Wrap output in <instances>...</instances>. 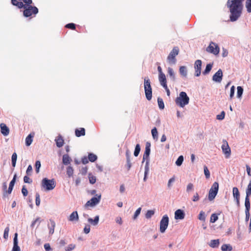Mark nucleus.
Wrapping results in <instances>:
<instances>
[{
    "label": "nucleus",
    "mask_w": 251,
    "mask_h": 251,
    "mask_svg": "<svg viewBox=\"0 0 251 251\" xmlns=\"http://www.w3.org/2000/svg\"><path fill=\"white\" fill-rule=\"evenodd\" d=\"M243 0H228L227 6L230 12V20L231 22L237 21L241 16L243 9Z\"/></svg>",
    "instance_id": "nucleus-1"
},
{
    "label": "nucleus",
    "mask_w": 251,
    "mask_h": 251,
    "mask_svg": "<svg viewBox=\"0 0 251 251\" xmlns=\"http://www.w3.org/2000/svg\"><path fill=\"white\" fill-rule=\"evenodd\" d=\"M176 105L180 107H183L187 105L189 102V98L185 92H181L179 96L175 100Z\"/></svg>",
    "instance_id": "nucleus-2"
},
{
    "label": "nucleus",
    "mask_w": 251,
    "mask_h": 251,
    "mask_svg": "<svg viewBox=\"0 0 251 251\" xmlns=\"http://www.w3.org/2000/svg\"><path fill=\"white\" fill-rule=\"evenodd\" d=\"M41 186L47 191H50L53 189L56 183L54 179H49L47 178H44L42 179Z\"/></svg>",
    "instance_id": "nucleus-3"
},
{
    "label": "nucleus",
    "mask_w": 251,
    "mask_h": 251,
    "mask_svg": "<svg viewBox=\"0 0 251 251\" xmlns=\"http://www.w3.org/2000/svg\"><path fill=\"white\" fill-rule=\"evenodd\" d=\"M144 87L146 97L148 100H150L152 98V89L150 80L148 77L144 78Z\"/></svg>",
    "instance_id": "nucleus-4"
},
{
    "label": "nucleus",
    "mask_w": 251,
    "mask_h": 251,
    "mask_svg": "<svg viewBox=\"0 0 251 251\" xmlns=\"http://www.w3.org/2000/svg\"><path fill=\"white\" fill-rule=\"evenodd\" d=\"M23 8H25L23 15L25 17H30L32 14L35 15L38 12V8L35 6H32L30 4H25Z\"/></svg>",
    "instance_id": "nucleus-5"
},
{
    "label": "nucleus",
    "mask_w": 251,
    "mask_h": 251,
    "mask_svg": "<svg viewBox=\"0 0 251 251\" xmlns=\"http://www.w3.org/2000/svg\"><path fill=\"white\" fill-rule=\"evenodd\" d=\"M178 52L179 49L178 47H175L173 49L167 57V61L169 63L171 64H176V57L178 55Z\"/></svg>",
    "instance_id": "nucleus-6"
},
{
    "label": "nucleus",
    "mask_w": 251,
    "mask_h": 251,
    "mask_svg": "<svg viewBox=\"0 0 251 251\" xmlns=\"http://www.w3.org/2000/svg\"><path fill=\"white\" fill-rule=\"evenodd\" d=\"M169 219L167 215H164L159 224V231L161 233H163L165 232L169 225Z\"/></svg>",
    "instance_id": "nucleus-7"
},
{
    "label": "nucleus",
    "mask_w": 251,
    "mask_h": 251,
    "mask_svg": "<svg viewBox=\"0 0 251 251\" xmlns=\"http://www.w3.org/2000/svg\"><path fill=\"white\" fill-rule=\"evenodd\" d=\"M145 161H146V164L145 166L144 177L143 178L144 181L147 180L148 175L150 172V155L144 153L142 163Z\"/></svg>",
    "instance_id": "nucleus-8"
},
{
    "label": "nucleus",
    "mask_w": 251,
    "mask_h": 251,
    "mask_svg": "<svg viewBox=\"0 0 251 251\" xmlns=\"http://www.w3.org/2000/svg\"><path fill=\"white\" fill-rule=\"evenodd\" d=\"M219 190V184L215 182L210 189L208 194V199L209 201L213 200L216 196Z\"/></svg>",
    "instance_id": "nucleus-9"
},
{
    "label": "nucleus",
    "mask_w": 251,
    "mask_h": 251,
    "mask_svg": "<svg viewBox=\"0 0 251 251\" xmlns=\"http://www.w3.org/2000/svg\"><path fill=\"white\" fill-rule=\"evenodd\" d=\"M206 51L214 55H217L219 53L220 48L217 44L211 42L206 48Z\"/></svg>",
    "instance_id": "nucleus-10"
},
{
    "label": "nucleus",
    "mask_w": 251,
    "mask_h": 251,
    "mask_svg": "<svg viewBox=\"0 0 251 251\" xmlns=\"http://www.w3.org/2000/svg\"><path fill=\"white\" fill-rule=\"evenodd\" d=\"M97 197H93L91 199H90L89 201H88L85 204V206H91L94 207L96 206L97 204H98L101 199V195H96Z\"/></svg>",
    "instance_id": "nucleus-11"
},
{
    "label": "nucleus",
    "mask_w": 251,
    "mask_h": 251,
    "mask_svg": "<svg viewBox=\"0 0 251 251\" xmlns=\"http://www.w3.org/2000/svg\"><path fill=\"white\" fill-rule=\"evenodd\" d=\"M22 1L27 5L31 4L32 3V0H11L12 4L17 6L19 8L24 7V4Z\"/></svg>",
    "instance_id": "nucleus-12"
},
{
    "label": "nucleus",
    "mask_w": 251,
    "mask_h": 251,
    "mask_svg": "<svg viewBox=\"0 0 251 251\" xmlns=\"http://www.w3.org/2000/svg\"><path fill=\"white\" fill-rule=\"evenodd\" d=\"M202 62L201 60H197L194 63L195 75L199 76L201 74Z\"/></svg>",
    "instance_id": "nucleus-13"
},
{
    "label": "nucleus",
    "mask_w": 251,
    "mask_h": 251,
    "mask_svg": "<svg viewBox=\"0 0 251 251\" xmlns=\"http://www.w3.org/2000/svg\"><path fill=\"white\" fill-rule=\"evenodd\" d=\"M224 144L222 146V149L223 153L226 155V158H228L231 153L230 149L228 145V143L225 140L223 141Z\"/></svg>",
    "instance_id": "nucleus-14"
},
{
    "label": "nucleus",
    "mask_w": 251,
    "mask_h": 251,
    "mask_svg": "<svg viewBox=\"0 0 251 251\" xmlns=\"http://www.w3.org/2000/svg\"><path fill=\"white\" fill-rule=\"evenodd\" d=\"M223 78V72L221 69H219L212 77V80L216 82L220 83L222 81Z\"/></svg>",
    "instance_id": "nucleus-15"
},
{
    "label": "nucleus",
    "mask_w": 251,
    "mask_h": 251,
    "mask_svg": "<svg viewBox=\"0 0 251 251\" xmlns=\"http://www.w3.org/2000/svg\"><path fill=\"white\" fill-rule=\"evenodd\" d=\"M233 197L236 201L237 206H240V193L238 189L235 187L232 189Z\"/></svg>",
    "instance_id": "nucleus-16"
},
{
    "label": "nucleus",
    "mask_w": 251,
    "mask_h": 251,
    "mask_svg": "<svg viewBox=\"0 0 251 251\" xmlns=\"http://www.w3.org/2000/svg\"><path fill=\"white\" fill-rule=\"evenodd\" d=\"M185 217V213L181 209H177L175 212V219L176 220H183Z\"/></svg>",
    "instance_id": "nucleus-17"
},
{
    "label": "nucleus",
    "mask_w": 251,
    "mask_h": 251,
    "mask_svg": "<svg viewBox=\"0 0 251 251\" xmlns=\"http://www.w3.org/2000/svg\"><path fill=\"white\" fill-rule=\"evenodd\" d=\"M12 251H21L20 248L18 246V234L16 233L13 239V247Z\"/></svg>",
    "instance_id": "nucleus-18"
},
{
    "label": "nucleus",
    "mask_w": 251,
    "mask_h": 251,
    "mask_svg": "<svg viewBox=\"0 0 251 251\" xmlns=\"http://www.w3.org/2000/svg\"><path fill=\"white\" fill-rule=\"evenodd\" d=\"M158 80L160 82V85L162 87L165 86L166 87L167 85V80L165 75L161 74L160 75H158Z\"/></svg>",
    "instance_id": "nucleus-19"
},
{
    "label": "nucleus",
    "mask_w": 251,
    "mask_h": 251,
    "mask_svg": "<svg viewBox=\"0 0 251 251\" xmlns=\"http://www.w3.org/2000/svg\"><path fill=\"white\" fill-rule=\"evenodd\" d=\"M0 127L1 133L4 136H7L9 133V128L3 123L0 125Z\"/></svg>",
    "instance_id": "nucleus-20"
},
{
    "label": "nucleus",
    "mask_w": 251,
    "mask_h": 251,
    "mask_svg": "<svg viewBox=\"0 0 251 251\" xmlns=\"http://www.w3.org/2000/svg\"><path fill=\"white\" fill-rule=\"evenodd\" d=\"M179 72L181 76L183 78H186L187 76L188 71L187 67L184 66H180L179 68Z\"/></svg>",
    "instance_id": "nucleus-21"
},
{
    "label": "nucleus",
    "mask_w": 251,
    "mask_h": 251,
    "mask_svg": "<svg viewBox=\"0 0 251 251\" xmlns=\"http://www.w3.org/2000/svg\"><path fill=\"white\" fill-rule=\"evenodd\" d=\"M68 220L70 222L78 221V215L77 211L73 212L68 217Z\"/></svg>",
    "instance_id": "nucleus-22"
},
{
    "label": "nucleus",
    "mask_w": 251,
    "mask_h": 251,
    "mask_svg": "<svg viewBox=\"0 0 251 251\" xmlns=\"http://www.w3.org/2000/svg\"><path fill=\"white\" fill-rule=\"evenodd\" d=\"M71 161H72V159L69 156L68 154H64L63 155V157H62V162H63L64 165H68L69 164H70Z\"/></svg>",
    "instance_id": "nucleus-23"
},
{
    "label": "nucleus",
    "mask_w": 251,
    "mask_h": 251,
    "mask_svg": "<svg viewBox=\"0 0 251 251\" xmlns=\"http://www.w3.org/2000/svg\"><path fill=\"white\" fill-rule=\"evenodd\" d=\"M167 71L168 75L171 79L172 81H175L176 80V75L174 70L171 67H168Z\"/></svg>",
    "instance_id": "nucleus-24"
},
{
    "label": "nucleus",
    "mask_w": 251,
    "mask_h": 251,
    "mask_svg": "<svg viewBox=\"0 0 251 251\" xmlns=\"http://www.w3.org/2000/svg\"><path fill=\"white\" fill-rule=\"evenodd\" d=\"M88 221L89 223L92 224L93 226H97L99 222V216L97 215L95 216L94 219L91 218L88 219Z\"/></svg>",
    "instance_id": "nucleus-25"
},
{
    "label": "nucleus",
    "mask_w": 251,
    "mask_h": 251,
    "mask_svg": "<svg viewBox=\"0 0 251 251\" xmlns=\"http://www.w3.org/2000/svg\"><path fill=\"white\" fill-rule=\"evenodd\" d=\"M220 244L219 240H212L208 244L209 246L213 248H218Z\"/></svg>",
    "instance_id": "nucleus-26"
},
{
    "label": "nucleus",
    "mask_w": 251,
    "mask_h": 251,
    "mask_svg": "<svg viewBox=\"0 0 251 251\" xmlns=\"http://www.w3.org/2000/svg\"><path fill=\"white\" fill-rule=\"evenodd\" d=\"M85 133V129L84 128H80L79 129H76L75 131V134L77 137L84 136Z\"/></svg>",
    "instance_id": "nucleus-27"
},
{
    "label": "nucleus",
    "mask_w": 251,
    "mask_h": 251,
    "mask_svg": "<svg viewBox=\"0 0 251 251\" xmlns=\"http://www.w3.org/2000/svg\"><path fill=\"white\" fill-rule=\"evenodd\" d=\"M55 226V222L52 220H50V225L49 226V228L50 229V234H52L54 233V228Z\"/></svg>",
    "instance_id": "nucleus-28"
},
{
    "label": "nucleus",
    "mask_w": 251,
    "mask_h": 251,
    "mask_svg": "<svg viewBox=\"0 0 251 251\" xmlns=\"http://www.w3.org/2000/svg\"><path fill=\"white\" fill-rule=\"evenodd\" d=\"M250 196H246L245 198V211H250Z\"/></svg>",
    "instance_id": "nucleus-29"
},
{
    "label": "nucleus",
    "mask_w": 251,
    "mask_h": 251,
    "mask_svg": "<svg viewBox=\"0 0 251 251\" xmlns=\"http://www.w3.org/2000/svg\"><path fill=\"white\" fill-rule=\"evenodd\" d=\"M33 135L29 134L25 138V144L27 146H30L33 141Z\"/></svg>",
    "instance_id": "nucleus-30"
},
{
    "label": "nucleus",
    "mask_w": 251,
    "mask_h": 251,
    "mask_svg": "<svg viewBox=\"0 0 251 251\" xmlns=\"http://www.w3.org/2000/svg\"><path fill=\"white\" fill-rule=\"evenodd\" d=\"M222 251H231L232 247L230 244H224L221 247Z\"/></svg>",
    "instance_id": "nucleus-31"
},
{
    "label": "nucleus",
    "mask_w": 251,
    "mask_h": 251,
    "mask_svg": "<svg viewBox=\"0 0 251 251\" xmlns=\"http://www.w3.org/2000/svg\"><path fill=\"white\" fill-rule=\"evenodd\" d=\"M56 146L58 148H60L63 146L64 144V140L63 138L61 137H58L57 139L55 140Z\"/></svg>",
    "instance_id": "nucleus-32"
},
{
    "label": "nucleus",
    "mask_w": 251,
    "mask_h": 251,
    "mask_svg": "<svg viewBox=\"0 0 251 251\" xmlns=\"http://www.w3.org/2000/svg\"><path fill=\"white\" fill-rule=\"evenodd\" d=\"M67 175L69 177L73 176L74 174V169L71 166H68L66 169Z\"/></svg>",
    "instance_id": "nucleus-33"
},
{
    "label": "nucleus",
    "mask_w": 251,
    "mask_h": 251,
    "mask_svg": "<svg viewBox=\"0 0 251 251\" xmlns=\"http://www.w3.org/2000/svg\"><path fill=\"white\" fill-rule=\"evenodd\" d=\"M151 143L149 142H147L146 143L145 150L144 153L150 155L151 152Z\"/></svg>",
    "instance_id": "nucleus-34"
},
{
    "label": "nucleus",
    "mask_w": 251,
    "mask_h": 251,
    "mask_svg": "<svg viewBox=\"0 0 251 251\" xmlns=\"http://www.w3.org/2000/svg\"><path fill=\"white\" fill-rule=\"evenodd\" d=\"M151 134L153 139L157 140L158 139V132L156 127H154L151 129Z\"/></svg>",
    "instance_id": "nucleus-35"
},
{
    "label": "nucleus",
    "mask_w": 251,
    "mask_h": 251,
    "mask_svg": "<svg viewBox=\"0 0 251 251\" xmlns=\"http://www.w3.org/2000/svg\"><path fill=\"white\" fill-rule=\"evenodd\" d=\"M17 158V153L16 152H14L12 154V157H11L12 165L13 167H15L16 166Z\"/></svg>",
    "instance_id": "nucleus-36"
},
{
    "label": "nucleus",
    "mask_w": 251,
    "mask_h": 251,
    "mask_svg": "<svg viewBox=\"0 0 251 251\" xmlns=\"http://www.w3.org/2000/svg\"><path fill=\"white\" fill-rule=\"evenodd\" d=\"M212 68V64H207L206 68L203 72V74L204 75H206V74H208L210 72V71L211 70Z\"/></svg>",
    "instance_id": "nucleus-37"
},
{
    "label": "nucleus",
    "mask_w": 251,
    "mask_h": 251,
    "mask_svg": "<svg viewBox=\"0 0 251 251\" xmlns=\"http://www.w3.org/2000/svg\"><path fill=\"white\" fill-rule=\"evenodd\" d=\"M97 159V156L96 155H95L93 153H90L89 154L88 160L90 161L93 162H95Z\"/></svg>",
    "instance_id": "nucleus-38"
},
{
    "label": "nucleus",
    "mask_w": 251,
    "mask_h": 251,
    "mask_svg": "<svg viewBox=\"0 0 251 251\" xmlns=\"http://www.w3.org/2000/svg\"><path fill=\"white\" fill-rule=\"evenodd\" d=\"M218 219V214L216 213L212 214L210 217V222L212 223H215Z\"/></svg>",
    "instance_id": "nucleus-39"
},
{
    "label": "nucleus",
    "mask_w": 251,
    "mask_h": 251,
    "mask_svg": "<svg viewBox=\"0 0 251 251\" xmlns=\"http://www.w3.org/2000/svg\"><path fill=\"white\" fill-rule=\"evenodd\" d=\"M184 158L182 155L179 156L176 161V164L177 166H180L182 165Z\"/></svg>",
    "instance_id": "nucleus-40"
},
{
    "label": "nucleus",
    "mask_w": 251,
    "mask_h": 251,
    "mask_svg": "<svg viewBox=\"0 0 251 251\" xmlns=\"http://www.w3.org/2000/svg\"><path fill=\"white\" fill-rule=\"evenodd\" d=\"M246 194L247 196H250L251 195V179L250 180L246 189Z\"/></svg>",
    "instance_id": "nucleus-41"
},
{
    "label": "nucleus",
    "mask_w": 251,
    "mask_h": 251,
    "mask_svg": "<svg viewBox=\"0 0 251 251\" xmlns=\"http://www.w3.org/2000/svg\"><path fill=\"white\" fill-rule=\"evenodd\" d=\"M157 102L159 108L160 109H163L164 108V104L163 100L161 98H158L157 99Z\"/></svg>",
    "instance_id": "nucleus-42"
},
{
    "label": "nucleus",
    "mask_w": 251,
    "mask_h": 251,
    "mask_svg": "<svg viewBox=\"0 0 251 251\" xmlns=\"http://www.w3.org/2000/svg\"><path fill=\"white\" fill-rule=\"evenodd\" d=\"M237 97L238 98H240L242 97V95L243 93V89L241 86H238L237 88Z\"/></svg>",
    "instance_id": "nucleus-43"
},
{
    "label": "nucleus",
    "mask_w": 251,
    "mask_h": 251,
    "mask_svg": "<svg viewBox=\"0 0 251 251\" xmlns=\"http://www.w3.org/2000/svg\"><path fill=\"white\" fill-rule=\"evenodd\" d=\"M154 214V211L152 210H148L145 217L147 219L151 218Z\"/></svg>",
    "instance_id": "nucleus-44"
},
{
    "label": "nucleus",
    "mask_w": 251,
    "mask_h": 251,
    "mask_svg": "<svg viewBox=\"0 0 251 251\" xmlns=\"http://www.w3.org/2000/svg\"><path fill=\"white\" fill-rule=\"evenodd\" d=\"M140 150H141V148H140V145L137 144L135 146V150H134V155L135 156H137L139 155L140 151Z\"/></svg>",
    "instance_id": "nucleus-45"
},
{
    "label": "nucleus",
    "mask_w": 251,
    "mask_h": 251,
    "mask_svg": "<svg viewBox=\"0 0 251 251\" xmlns=\"http://www.w3.org/2000/svg\"><path fill=\"white\" fill-rule=\"evenodd\" d=\"M198 219L201 220V221H204L205 220V213L204 212H203V211H201L199 214V216H198Z\"/></svg>",
    "instance_id": "nucleus-46"
},
{
    "label": "nucleus",
    "mask_w": 251,
    "mask_h": 251,
    "mask_svg": "<svg viewBox=\"0 0 251 251\" xmlns=\"http://www.w3.org/2000/svg\"><path fill=\"white\" fill-rule=\"evenodd\" d=\"M246 7L247 11L249 13L251 12V0H247L246 2Z\"/></svg>",
    "instance_id": "nucleus-47"
},
{
    "label": "nucleus",
    "mask_w": 251,
    "mask_h": 251,
    "mask_svg": "<svg viewBox=\"0 0 251 251\" xmlns=\"http://www.w3.org/2000/svg\"><path fill=\"white\" fill-rule=\"evenodd\" d=\"M193 190H194V185L191 183H188L186 187V192L187 193H189Z\"/></svg>",
    "instance_id": "nucleus-48"
},
{
    "label": "nucleus",
    "mask_w": 251,
    "mask_h": 251,
    "mask_svg": "<svg viewBox=\"0 0 251 251\" xmlns=\"http://www.w3.org/2000/svg\"><path fill=\"white\" fill-rule=\"evenodd\" d=\"M9 231V227L8 226H7L4 229V233H3V238L6 240L8 238Z\"/></svg>",
    "instance_id": "nucleus-49"
},
{
    "label": "nucleus",
    "mask_w": 251,
    "mask_h": 251,
    "mask_svg": "<svg viewBox=\"0 0 251 251\" xmlns=\"http://www.w3.org/2000/svg\"><path fill=\"white\" fill-rule=\"evenodd\" d=\"M141 211V207L138 208L136 210V211L135 212V213L134 214L133 217V219L134 220H135V219H137V218L138 217V216L140 214Z\"/></svg>",
    "instance_id": "nucleus-50"
},
{
    "label": "nucleus",
    "mask_w": 251,
    "mask_h": 251,
    "mask_svg": "<svg viewBox=\"0 0 251 251\" xmlns=\"http://www.w3.org/2000/svg\"><path fill=\"white\" fill-rule=\"evenodd\" d=\"M75 248V245L73 244L69 245L67 247L65 248V251H72Z\"/></svg>",
    "instance_id": "nucleus-51"
},
{
    "label": "nucleus",
    "mask_w": 251,
    "mask_h": 251,
    "mask_svg": "<svg viewBox=\"0 0 251 251\" xmlns=\"http://www.w3.org/2000/svg\"><path fill=\"white\" fill-rule=\"evenodd\" d=\"M204 173L206 178H208L210 177V172L206 166H204Z\"/></svg>",
    "instance_id": "nucleus-52"
},
{
    "label": "nucleus",
    "mask_w": 251,
    "mask_h": 251,
    "mask_svg": "<svg viewBox=\"0 0 251 251\" xmlns=\"http://www.w3.org/2000/svg\"><path fill=\"white\" fill-rule=\"evenodd\" d=\"M235 93V87L234 86H232L230 90V95H229V98L230 100L232 99L233 97H234Z\"/></svg>",
    "instance_id": "nucleus-53"
},
{
    "label": "nucleus",
    "mask_w": 251,
    "mask_h": 251,
    "mask_svg": "<svg viewBox=\"0 0 251 251\" xmlns=\"http://www.w3.org/2000/svg\"><path fill=\"white\" fill-rule=\"evenodd\" d=\"M41 167V162L40 161L38 160L36 161L35 162V168H36V172L37 173H38L39 172V169Z\"/></svg>",
    "instance_id": "nucleus-54"
},
{
    "label": "nucleus",
    "mask_w": 251,
    "mask_h": 251,
    "mask_svg": "<svg viewBox=\"0 0 251 251\" xmlns=\"http://www.w3.org/2000/svg\"><path fill=\"white\" fill-rule=\"evenodd\" d=\"M37 222L38 223V226L40 225V223L41 222L40 218L39 217L36 218L34 221H33L32 222V223L31 224V226L32 227H33Z\"/></svg>",
    "instance_id": "nucleus-55"
},
{
    "label": "nucleus",
    "mask_w": 251,
    "mask_h": 251,
    "mask_svg": "<svg viewBox=\"0 0 251 251\" xmlns=\"http://www.w3.org/2000/svg\"><path fill=\"white\" fill-rule=\"evenodd\" d=\"M225 116V113L223 111L220 114L217 115V119L219 120H222L224 119Z\"/></svg>",
    "instance_id": "nucleus-56"
},
{
    "label": "nucleus",
    "mask_w": 251,
    "mask_h": 251,
    "mask_svg": "<svg viewBox=\"0 0 251 251\" xmlns=\"http://www.w3.org/2000/svg\"><path fill=\"white\" fill-rule=\"evenodd\" d=\"M17 178V175L15 174L12 180L10 181L9 186L13 187Z\"/></svg>",
    "instance_id": "nucleus-57"
},
{
    "label": "nucleus",
    "mask_w": 251,
    "mask_h": 251,
    "mask_svg": "<svg viewBox=\"0 0 251 251\" xmlns=\"http://www.w3.org/2000/svg\"><path fill=\"white\" fill-rule=\"evenodd\" d=\"M175 176H173V177H172V178H171L169 180V181H168V184H167L168 187L169 188H171V187H172V183H173V182H175Z\"/></svg>",
    "instance_id": "nucleus-58"
},
{
    "label": "nucleus",
    "mask_w": 251,
    "mask_h": 251,
    "mask_svg": "<svg viewBox=\"0 0 251 251\" xmlns=\"http://www.w3.org/2000/svg\"><path fill=\"white\" fill-rule=\"evenodd\" d=\"M35 203L37 206H39L40 204V195L38 193H36V194Z\"/></svg>",
    "instance_id": "nucleus-59"
},
{
    "label": "nucleus",
    "mask_w": 251,
    "mask_h": 251,
    "mask_svg": "<svg viewBox=\"0 0 251 251\" xmlns=\"http://www.w3.org/2000/svg\"><path fill=\"white\" fill-rule=\"evenodd\" d=\"M2 189L3 190V196L5 197L7 194V184L6 182L2 183Z\"/></svg>",
    "instance_id": "nucleus-60"
},
{
    "label": "nucleus",
    "mask_w": 251,
    "mask_h": 251,
    "mask_svg": "<svg viewBox=\"0 0 251 251\" xmlns=\"http://www.w3.org/2000/svg\"><path fill=\"white\" fill-rule=\"evenodd\" d=\"M200 200V197L198 193H196L193 197L192 201L194 202L199 201Z\"/></svg>",
    "instance_id": "nucleus-61"
},
{
    "label": "nucleus",
    "mask_w": 251,
    "mask_h": 251,
    "mask_svg": "<svg viewBox=\"0 0 251 251\" xmlns=\"http://www.w3.org/2000/svg\"><path fill=\"white\" fill-rule=\"evenodd\" d=\"M83 231L85 234L89 233L90 231V226L88 225H85V226L83 229Z\"/></svg>",
    "instance_id": "nucleus-62"
},
{
    "label": "nucleus",
    "mask_w": 251,
    "mask_h": 251,
    "mask_svg": "<svg viewBox=\"0 0 251 251\" xmlns=\"http://www.w3.org/2000/svg\"><path fill=\"white\" fill-rule=\"evenodd\" d=\"M89 182L91 184H94L96 181V178L95 176H91L89 177Z\"/></svg>",
    "instance_id": "nucleus-63"
},
{
    "label": "nucleus",
    "mask_w": 251,
    "mask_h": 251,
    "mask_svg": "<svg viewBox=\"0 0 251 251\" xmlns=\"http://www.w3.org/2000/svg\"><path fill=\"white\" fill-rule=\"evenodd\" d=\"M32 171V167L31 165H28L27 170L26 171V173L27 175H30Z\"/></svg>",
    "instance_id": "nucleus-64"
}]
</instances>
